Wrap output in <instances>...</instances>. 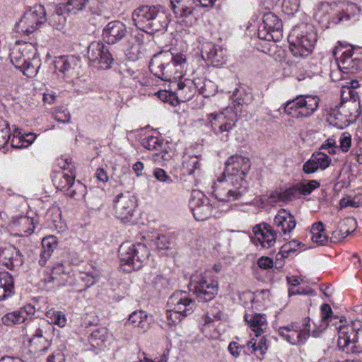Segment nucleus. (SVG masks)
Returning a JSON list of instances; mask_svg holds the SVG:
<instances>
[{"label":"nucleus","instance_id":"obj_15","mask_svg":"<svg viewBox=\"0 0 362 362\" xmlns=\"http://www.w3.org/2000/svg\"><path fill=\"white\" fill-rule=\"evenodd\" d=\"M189 206L197 221H204L211 215L212 206L209 200L199 190L192 192Z\"/></svg>","mask_w":362,"mask_h":362},{"label":"nucleus","instance_id":"obj_46","mask_svg":"<svg viewBox=\"0 0 362 362\" xmlns=\"http://www.w3.org/2000/svg\"><path fill=\"white\" fill-rule=\"evenodd\" d=\"M53 117L55 120L64 124L69 122L71 119V115L65 107L57 108L53 113Z\"/></svg>","mask_w":362,"mask_h":362},{"label":"nucleus","instance_id":"obj_10","mask_svg":"<svg viewBox=\"0 0 362 362\" xmlns=\"http://www.w3.org/2000/svg\"><path fill=\"white\" fill-rule=\"evenodd\" d=\"M340 326L338 329V346L344 351H362V327L360 324Z\"/></svg>","mask_w":362,"mask_h":362},{"label":"nucleus","instance_id":"obj_40","mask_svg":"<svg viewBox=\"0 0 362 362\" xmlns=\"http://www.w3.org/2000/svg\"><path fill=\"white\" fill-rule=\"evenodd\" d=\"M11 129L7 121L0 117V149L11 139Z\"/></svg>","mask_w":362,"mask_h":362},{"label":"nucleus","instance_id":"obj_4","mask_svg":"<svg viewBox=\"0 0 362 362\" xmlns=\"http://www.w3.org/2000/svg\"><path fill=\"white\" fill-rule=\"evenodd\" d=\"M132 20L136 27L146 33L165 30L170 22L165 7L161 5H144L132 13Z\"/></svg>","mask_w":362,"mask_h":362},{"label":"nucleus","instance_id":"obj_36","mask_svg":"<svg viewBox=\"0 0 362 362\" xmlns=\"http://www.w3.org/2000/svg\"><path fill=\"white\" fill-rule=\"evenodd\" d=\"M88 1L89 0H64L63 4L67 12L77 14L86 8Z\"/></svg>","mask_w":362,"mask_h":362},{"label":"nucleus","instance_id":"obj_9","mask_svg":"<svg viewBox=\"0 0 362 362\" xmlns=\"http://www.w3.org/2000/svg\"><path fill=\"white\" fill-rule=\"evenodd\" d=\"M196 303L188 296L186 291H179L170 296L167 302V320L169 325L181 321L182 317L192 314Z\"/></svg>","mask_w":362,"mask_h":362},{"label":"nucleus","instance_id":"obj_25","mask_svg":"<svg viewBox=\"0 0 362 362\" xmlns=\"http://www.w3.org/2000/svg\"><path fill=\"white\" fill-rule=\"evenodd\" d=\"M338 67L344 74H355L360 69V61L358 58H353V51L347 49L344 52L337 60Z\"/></svg>","mask_w":362,"mask_h":362},{"label":"nucleus","instance_id":"obj_37","mask_svg":"<svg viewBox=\"0 0 362 362\" xmlns=\"http://www.w3.org/2000/svg\"><path fill=\"white\" fill-rule=\"evenodd\" d=\"M301 243L298 242L296 240H293L285 243L280 248L279 252L276 255L277 259L287 258L292 254L296 253L297 247H299Z\"/></svg>","mask_w":362,"mask_h":362},{"label":"nucleus","instance_id":"obj_27","mask_svg":"<svg viewBox=\"0 0 362 362\" xmlns=\"http://www.w3.org/2000/svg\"><path fill=\"white\" fill-rule=\"evenodd\" d=\"M41 245L42 247L38 262L41 267H44L58 246L57 239L54 235L45 237L42 240Z\"/></svg>","mask_w":362,"mask_h":362},{"label":"nucleus","instance_id":"obj_59","mask_svg":"<svg viewBox=\"0 0 362 362\" xmlns=\"http://www.w3.org/2000/svg\"><path fill=\"white\" fill-rule=\"evenodd\" d=\"M243 348V346H239L237 342L231 341L228 346V350L232 356L235 358H238Z\"/></svg>","mask_w":362,"mask_h":362},{"label":"nucleus","instance_id":"obj_24","mask_svg":"<svg viewBox=\"0 0 362 362\" xmlns=\"http://www.w3.org/2000/svg\"><path fill=\"white\" fill-rule=\"evenodd\" d=\"M310 318L305 317L304 319V330L300 332H291L290 333L284 332V329H279L280 336L291 344H304L308 338L310 337Z\"/></svg>","mask_w":362,"mask_h":362},{"label":"nucleus","instance_id":"obj_52","mask_svg":"<svg viewBox=\"0 0 362 362\" xmlns=\"http://www.w3.org/2000/svg\"><path fill=\"white\" fill-rule=\"evenodd\" d=\"M25 144L26 143L24 139V134H22L21 132H19L18 134H13L12 139H11V145L13 148H26L28 146Z\"/></svg>","mask_w":362,"mask_h":362},{"label":"nucleus","instance_id":"obj_58","mask_svg":"<svg viewBox=\"0 0 362 362\" xmlns=\"http://www.w3.org/2000/svg\"><path fill=\"white\" fill-rule=\"evenodd\" d=\"M154 244L159 250L168 249L170 246L168 238L165 235L158 237Z\"/></svg>","mask_w":362,"mask_h":362},{"label":"nucleus","instance_id":"obj_33","mask_svg":"<svg viewBox=\"0 0 362 362\" xmlns=\"http://www.w3.org/2000/svg\"><path fill=\"white\" fill-rule=\"evenodd\" d=\"M110 337L108 330L105 327H100L92 332L88 341L93 347L100 348Z\"/></svg>","mask_w":362,"mask_h":362},{"label":"nucleus","instance_id":"obj_64","mask_svg":"<svg viewBox=\"0 0 362 362\" xmlns=\"http://www.w3.org/2000/svg\"><path fill=\"white\" fill-rule=\"evenodd\" d=\"M267 339L265 338V337H262L259 339V341L257 342L258 349L260 354H264L268 349L267 345Z\"/></svg>","mask_w":362,"mask_h":362},{"label":"nucleus","instance_id":"obj_56","mask_svg":"<svg viewBox=\"0 0 362 362\" xmlns=\"http://www.w3.org/2000/svg\"><path fill=\"white\" fill-rule=\"evenodd\" d=\"M48 326L47 323L43 321L41 324H39V326L36 327L34 330L32 338L30 341L32 342L36 338H43L44 329Z\"/></svg>","mask_w":362,"mask_h":362},{"label":"nucleus","instance_id":"obj_49","mask_svg":"<svg viewBox=\"0 0 362 362\" xmlns=\"http://www.w3.org/2000/svg\"><path fill=\"white\" fill-rule=\"evenodd\" d=\"M320 187V183L316 180H310L306 184H301L299 189L304 195L310 194L314 189Z\"/></svg>","mask_w":362,"mask_h":362},{"label":"nucleus","instance_id":"obj_21","mask_svg":"<svg viewBox=\"0 0 362 362\" xmlns=\"http://www.w3.org/2000/svg\"><path fill=\"white\" fill-rule=\"evenodd\" d=\"M0 263L8 269H12L15 267H19L23 264V255L18 248L9 245L0 249Z\"/></svg>","mask_w":362,"mask_h":362},{"label":"nucleus","instance_id":"obj_32","mask_svg":"<svg viewBox=\"0 0 362 362\" xmlns=\"http://www.w3.org/2000/svg\"><path fill=\"white\" fill-rule=\"evenodd\" d=\"M14 292L13 279L6 272H0V301L11 296Z\"/></svg>","mask_w":362,"mask_h":362},{"label":"nucleus","instance_id":"obj_7","mask_svg":"<svg viewBox=\"0 0 362 362\" xmlns=\"http://www.w3.org/2000/svg\"><path fill=\"white\" fill-rule=\"evenodd\" d=\"M120 264L127 272L138 270L149 257L147 247L142 243L133 244L129 242L122 243L119 248Z\"/></svg>","mask_w":362,"mask_h":362},{"label":"nucleus","instance_id":"obj_17","mask_svg":"<svg viewBox=\"0 0 362 362\" xmlns=\"http://www.w3.org/2000/svg\"><path fill=\"white\" fill-rule=\"evenodd\" d=\"M252 231L255 235L253 242L259 244L262 247L269 249L273 247L276 240V232L267 223L255 225Z\"/></svg>","mask_w":362,"mask_h":362},{"label":"nucleus","instance_id":"obj_22","mask_svg":"<svg viewBox=\"0 0 362 362\" xmlns=\"http://www.w3.org/2000/svg\"><path fill=\"white\" fill-rule=\"evenodd\" d=\"M274 225L276 232L280 234H289L296 227V221L290 211L281 209L278 211L274 219Z\"/></svg>","mask_w":362,"mask_h":362},{"label":"nucleus","instance_id":"obj_39","mask_svg":"<svg viewBox=\"0 0 362 362\" xmlns=\"http://www.w3.org/2000/svg\"><path fill=\"white\" fill-rule=\"evenodd\" d=\"M68 275V272H66L64 266L62 263H57L52 267L51 270L50 276L48 279H45L46 283L54 281H64V276Z\"/></svg>","mask_w":362,"mask_h":362},{"label":"nucleus","instance_id":"obj_42","mask_svg":"<svg viewBox=\"0 0 362 362\" xmlns=\"http://www.w3.org/2000/svg\"><path fill=\"white\" fill-rule=\"evenodd\" d=\"M341 208L348 206L359 207L362 205V194H358L354 197L348 196L341 199L339 202Z\"/></svg>","mask_w":362,"mask_h":362},{"label":"nucleus","instance_id":"obj_8","mask_svg":"<svg viewBox=\"0 0 362 362\" xmlns=\"http://www.w3.org/2000/svg\"><path fill=\"white\" fill-rule=\"evenodd\" d=\"M320 98L316 95H299L282 105L285 114L296 119H304L313 116L319 108Z\"/></svg>","mask_w":362,"mask_h":362},{"label":"nucleus","instance_id":"obj_1","mask_svg":"<svg viewBox=\"0 0 362 362\" xmlns=\"http://www.w3.org/2000/svg\"><path fill=\"white\" fill-rule=\"evenodd\" d=\"M187 59L182 53L174 54L169 50L162 51L153 55L149 68L157 78L170 82V90L178 102L191 100L197 92L194 82L190 79H180L185 74Z\"/></svg>","mask_w":362,"mask_h":362},{"label":"nucleus","instance_id":"obj_60","mask_svg":"<svg viewBox=\"0 0 362 362\" xmlns=\"http://www.w3.org/2000/svg\"><path fill=\"white\" fill-rule=\"evenodd\" d=\"M273 259L268 257H262L257 260L259 267L263 269L272 268L273 267Z\"/></svg>","mask_w":362,"mask_h":362},{"label":"nucleus","instance_id":"obj_34","mask_svg":"<svg viewBox=\"0 0 362 362\" xmlns=\"http://www.w3.org/2000/svg\"><path fill=\"white\" fill-rule=\"evenodd\" d=\"M311 240L318 245H325L328 242V237L325 234L324 225L321 221L315 223L311 228Z\"/></svg>","mask_w":362,"mask_h":362},{"label":"nucleus","instance_id":"obj_38","mask_svg":"<svg viewBox=\"0 0 362 362\" xmlns=\"http://www.w3.org/2000/svg\"><path fill=\"white\" fill-rule=\"evenodd\" d=\"M199 160L195 156H189L184 158L182 168L185 173L193 175L195 170L199 168Z\"/></svg>","mask_w":362,"mask_h":362},{"label":"nucleus","instance_id":"obj_57","mask_svg":"<svg viewBox=\"0 0 362 362\" xmlns=\"http://www.w3.org/2000/svg\"><path fill=\"white\" fill-rule=\"evenodd\" d=\"M279 329H284V332L290 333L291 332H300L304 330V322L300 325L298 322H292L287 326L281 327Z\"/></svg>","mask_w":362,"mask_h":362},{"label":"nucleus","instance_id":"obj_29","mask_svg":"<svg viewBox=\"0 0 362 362\" xmlns=\"http://www.w3.org/2000/svg\"><path fill=\"white\" fill-rule=\"evenodd\" d=\"M244 317L249 327L255 333L256 337L260 336L267 328V323L265 315L247 313Z\"/></svg>","mask_w":362,"mask_h":362},{"label":"nucleus","instance_id":"obj_2","mask_svg":"<svg viewBox=\"0 0 362 362\" xmlns=\"http://www.w3.org/2000/svg\"><path fill=\"white\" fill-rule=\"evenodd\" d=\"M249 158L233 155L225 163V169L212 186L213 196L220 202H230L240 199L248 191L245 176L250 169Z\"/></svg>","mask_w":362,"mask_h":362},{"label":"nucleus","instance_id":"obj_31","mask_svg":"<svg viewBox=\"0 0 362 362\" xmlns=\"http://www.w3.org/2000/svg\"><path fill=\"white\" fill-rule=\"evenodd\" d=\"M127 324L138 328L139 332H146L150 327L148 316L143 310L133 312L129 315Z\"/></svg>","mask_w":362,"mask_h":362},{"label":"nucleus","instance_id":"obj_62","mask_svg":"<svg viewBox=\"0 0 362 362\" xmlns=\"http://www.w3.org/2000/svg\"><path fill=\"white\" fill-rule=\"evenodd\" d=\"M65 361L64 354L60 351H57L48 356L47 362H65Z\"/></svg>","mask_w":362,"mask_h":362},{"label":"nucleus","instance_id":"obj_5","mask_svg":"<svg viewBox=\"0 0 362 362\" xmlns=\"http://www.w3.org/2000/svg\"><path fill=\"white\" fill-rule=\"evenodd\" d=\"M13 66L28 77L35 76L40 66L36 45L30 42L16 44L9 54Z\"/></svg>","mask_w":362,"mask_h":362},{"label":"nucleus","instance_id":"obj_63","mask_svg":"<svg viewBox=\"0 0 362 362\" xmlns=\"http://www.w3.org/2000/svg\"><path fill=\"white\" fill-rule=\"evenodd\" d=\"M95 177L97 180L102 182H106L108 180V176L107 175L106 171H105L103 168H98L96 173L95 174Z\"/></svg>","mask_w":362,"mask_h":362},{"label":"nucleus","instance_id":"obj_43","mask_svg":"<svg viewBox=\"0 0 362 362\" xmlns=\"http://www.w3.org/2000/svg\"><path fill=\"white\" fill-rule=\"evenodd\" d=\"M49 24L56 30H62L66 23V18L62 13H52L49 18H47Z\"/></svg>","mask_w":362,"mask_h":362},{"label":"nucleus","instance_id":"obj_16","mask_svg":"<svg viewBox=\"0 0 362 362\" xmlns=\"http://www.w3.org/2000/svg\"><path fill=\"white\" fill-rule=\"evenodd\" d=\"M193 286L191 289L195 294L197 300L201 302H208L213 300L218 293V284L213 279L201 278L198 281L191 283Z\"/></svg>","mask_w":362,"mask_h":362},{"label":"nucleus","instance_id":"obj_55","mask_svg":"<svg viewBox=\"0 0 362 362\" xmlns=\"http://www.w3.org/2000/svg\"><path fill=\"white\" fill-rule=\"evenodd\" d=\"M319 170L316 161L314 160L313 156L308 160L303 166V170L306 174H311L315 173Z\"/></svg>","mask_w":362,"mask_h":362},{"label":"nucleus","instance_id":"obj_61","mask_svg":"<svg viewBox=\"0 0 362 362\" xmlns=\"http://www.w3.org/2000/svg\"><path fill=\"white\" fill-rule=\"evenodd\" d=\"M337 148L336 142L333 139H328L325 144L321 146V149L327 150L329 153H335V149Z\"/></svg>","mask_w":362,"mask_h":362},{"label":"nucleus","instance_id":"obj_54","mask_svg":"<svg viewBox=\"0 0 362 362\" xmlns=\"http://www.w3.org/2000/svg\"><path fill=\"white\" fill-rule=\"evenodd\" d=\"M282 7L285 12L288 13H293L298 10L299 1L298 0H284Z\"/></svg>","mask_w":362,"mask_h":362},{"label":"nucleus","instance_id":"obj_19","mask_svg":"<svg viewBox=\"0 0 362 362\" xmlns=\"http://www.w3.org/2000/svg\"><path fill=\"white\" fill-rule=\"evenodd\" d=\"M127 33L126 25L119 21L109 22L103 30V40L109 44L114 45L119 42Z\"/></svg>","mask_w":362,"mask_h":362},{"label":"nucleus","instance_id":"obj_44","mask_svg":"<svg viewBox=\"0 0 362 362\" xmlns=\"http://www.w3.org/2000/svg\"><path fill=\"white\" fill-rule=\"evenodd\" d=\"M54 68L56 71H59L66 75L71 69V65L68 59L65 57H61L54 62Z\"/></svg>","mask_w":362,"mask_h":362},{"label":"nucleus","instance_id":"obj_50","mask_svg":"<svg viewBox=\"0 0 362 362\" xmlns=\"http://www.w3.org/2000/svg\"><path fill=\"white\" fill-rule=\"evenodd\" d=\"M173 152H170L166 149L161 150L160 153L154 155V160L156 162L160 163L162 165H165L166 163L170 161L173 158Z\"/></svg>","mask_w":362,"mask_h":362},{"label":"nucleus","instance_id":"obj_53","mask_svg":"<svg viewBox=\"0 0 362 362\" xmlns=\"http://www.w3.org/2000/svg\"><path fill=\"white\" fill-rule=\"evenodd\" d=\"M199 82H200V80H199L198 82H194V83L196 84L197 89L199 90V93L202 95H203L204 97H205V98L209 97L212 94V92L209 91L208 88L213 86L211 81L209 80H205V81H202L203 86H199V85H200Z\"/></svg>","mask_w":362,"mask_h":362},{"label":"nucleus","instance_id":"obj_45","mask_svg":"<svg viewBox=\"0 0 362 362\" xmlns=\"http://www.w3.org/2000/svg\"><path fill=\"white\" fill-rule=\"evenodd\" d=\"M312 156L316 161L318 168L320 170L326 169L331 163V158L324 153L316 152Z\"/></svg>","mask_w":362,"mask_h":362},{"label":"nucleus","instance_id":"obj_26","mask_svg":"<svg viewBox=\"0 0 362 362\" xmlns=\"http://www.w3.org/2000/svg\"><path fill=\"white\" fill-rule=\"evenodd\" d=\"M170 8L176 18H187L194 10L193 0H170Z\"/></svg>","mask_w":362,"mask_h":362},{"label":"nucleus","instance_id":"obj_6","mask_svg":"<svg viewBox=\"0 0 362 362\" xmlns=\"http://www.w3.org/2000/svg\"><path fill=\"white\" fill-rule=\"evenodd\" d=\"M289 47L293 56L305 57L313 49L317 35L313 25L302 24L293 28L288 37Z\"/></svg>","mask_w":362,"mask_h":362},{"label":"nucleus","instance_id":"obj_20","mask_svg":"<svg viewBox=\"0 0 362 362\" xmlns=\"http://www.w3.org/2000/svg\"><path fill=\"white\" fill-rule=\"evenodd\" d=\"M35 312V308L31 305H28L21 308L18 310L8 313L1 317L3 325L11 327L14 325L25 322L28 318H30Z\"/></svg>","mask_w":362,"mask_h":362},{"label":"nucleus","instance_id":"obj_14","mask_svg":"<svg viewBox=\"0 0 362 362\" xmlns=\"http://www.w3.org/2000/svg\"><path fill=\"white\" fill-rule=\"evenodd\" d=\"M115 216L124 223L130 222L129 218L136 206V199L129 192L117 194L114 199Z\"/></svg>","mask_w":362,"mask_h":362},{"label":"nucleus","instance_id":"obj_47","mask_svg":"<svg viewBox=\"0 0 362 362\" xmlns=\"http://www.w3.org/2000/svg\"><path fill=\"white\" fill-rule=\"evenodd\" d=\"M153 176L160 182H164L168 185H173V180L161 168H156L153 170Z\"/></svg>","mask_w":362,"mask_h":362},{"label":"nucleus","instance_id":"obj_18","mask_svg":"<svg viewBox=\"0 0 362 362\" xmlns=\"http://www.w3.org/2000/svg\"><path fill=\"white\" fill-rule=\"evenodd\" d=\"M202 56L215 67H220L226 62V50L211 42H206L202 45Z\"/></svg>","mask_w":362,"mask_h":362},{"label":"nucleus","instance_id":"obj_23","mask_svg":"<svg viewBox=\"0 0 362 362\" xmlns=\"http://www.w3.org/2000/svg\"><path fill=\"white\" fill-rule=\"evenodd\" d=\"M357 226L356 220L353 217H347L339 222L337 228L334 230L330 237L332 243H337L350 233H353Z\"/></svg>","mask_w":362,"mask_h":362},{"label":"nucleus","instance_id":"obj_28","mask_svg":"<svg viewBox=\"0 0 362 362\" xmlns=\"http://www.w3.org/2000/svg\"><path fill=\"white\" fill-rule=\"evenodd\" d=\"M75 175L70 170L69 173L61 170L54 173L52 182L59 190L65 191L69 189L74 184Z\"/></svg>","mask_w":362,"mask_h":362},{"label":"nucleus","instance_id":"obj_51","mask_svg":"<svg viewBox=\"0 0 362 362\" xmlns=\"http://www.w3.org/2000/svg\"><path fill=\"white\" fill-rule=\"evenodd\" d=\"M339 147L343 152H347L351 146V136L348 132L341 134L339 139Z\"/></svg>","mask_w":362,"mask_h":362},{"label":"nucleus","instance_id":"obj_3","mask_svg":"<svg viewBox=\"0 0 362 362\" xmlns=\"http://www.w3.org/2000/svg\"><path fill=\"white\" fill-rule=\"evenodd\" d=\"M233 105L219 113L208 115V123L216 136L221 141H228L230 132L242 116H246L249 106L253 101V95L249 89L240 86L231 95Z\"/></svg>","mask_w":362,"mask_h":362},{"label":"nucleus","instance_id":"obj_12","mask_svg":"<svg viewBox=\"0 0 362 362\" xmlns=\"http://www.w3.org/2000/svg\"><path fill=\"white\" fill-rule=\"evenodd\" d=\"M262 21L258 28V37L267 41H280L283 37L281 20L274 13L268 12L263 15Z\"/></svg>","mask_w":362,"mask_h":362},{"label":"nucleus","instance_id":"obj_11","mask_svg":"<svg viewBox=\"0 0 362 362\" xmlns=\"http://www.w3.org/2000/svg\"><path fill=\"white\" fill-rule=\"evenodd\" d=\"M46 21L45 7L41 4L35 5L25 12L16 23L15 29L20 34L29 35L36 31Z\"/></svg>","mask_w":362,"mask_h":362},{"label":"nucleus","instance_id":"obj_13","mask_svg":"<svg viewBox=\"0 0 362 362\" xmlns=\"http://www.w3.org/2000/svg\"><path fill=\"white\" fill-rule=\"evenodd\" d=\"M87 55L92 65L100 69H109L114 62L108 46L101 42H92L88 47Z\"/></svg>","mask_w":362,"mask_h":362},{"label":"nucleus","instance_id":"obj_48","mask_svg":"<svg viewBox=\"0 0 362 362\" xmlns=\"http://www.w3.org/2000/svg\"><path fill=\"white\" fill-rule=\"evenodd\" d=\"M321 317L322 321L325 323V327L327 326L328 323L327 321L328 320H332V318H337V316L334 317L332 315V310L329 304L324 303L321 305Z\"/></svg>","mask_w":362,"mask_h":362},{"label":"nucleus","instance_id":"obj_35","mask_svg":"<svg viewBox=\"0 0 362 362\" xmlns=\"http://www.w3.org/2000/svg\"><path fill=\"white\" fill-rule=\"evenodd\" d=\"M45 316L48 324L58 325L59 327H64L66 324L65 315L61 311L49 310L46 312Z\"/></svg>","mask_w":362,"mask_h":362},{"label":"nucleus","instance_id":"obj_30","mask_svg":"<svg viewBox=\"0 0 362 362\" xmlns=\"http://www.w3.org/2000/svg\"><path fill=\"white\" fill-rule=\"evenodd\" d=\"M11 227L21 235H30L35 229L34 220L27 216L15 217L11 223Z\"/></svg>","mask_w":362,"mask_h":362},{"label":"nucleus","instance_id":"obj_41","mask_svg":"<svg viewBox=\"0 0 362 362\" xmlns=\"http://www.w3.org/2000/svg\"><path fill=\"white\" fill-rule=\"evenodd\" d=\"M163 144V140L162 139L154 136H147L142 141L143 146L151 151H158L162 149Z\"/></svg>","mask_w":362,"mask_h":362}]
</instances>
